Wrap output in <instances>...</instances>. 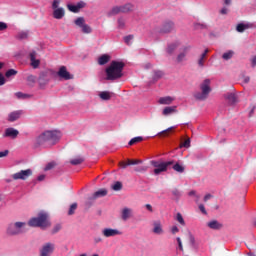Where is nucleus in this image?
<instances>
[{"label":"nucleus","instance_id":"cd10ccee","mask_svg":"<svg viewBox=\"0 0 256 256\" xmlns=\"http://www.w3.org/2000/svg\"><path fill=\"white\" fill-rule=\"evenodd\" d=\"M15 97H17V99H22V101H27V99H31V94L16 92Z\"/></svg>","mask_w":256,"mask_h":256},{"label":"nucleus","instance_id":"39448f33","mask_svg":"<svg viewBox=\"0 0 256 256\" xmlns=\"http://www.w3.org/2000/svg\"><path fill=\"white\" fill-rule=\"evenodd\" d=\"M33 226L39 227L42 230H47L51 227V220L49 219V214L45 212H40L36 218H33Z\"/></svg>","mask_w":256,"mask_h":256},{"label":"nucleus","instance_id":"4be33fe9","mask_svg":"<svg viewBox=\"0 0 256 256\" xmlns=\"http://www.w3.org/2000/svg\"><path fill=\"white\" fill-rule=\"evenodd\" d=\"M106 195H107V190L106 189H100L97 192H95L90 199L95 200L97 198H101V197H104Z\"/></svg>","mask_w":256,"mask_h":256},{"label":"nucleus","instance_id":"f3484780","mask_svg":"<svg viewBox=\"0 0 256 256\" xmlns=\"http://www.w3.org/2000/svg\"><path fill=\"white\" fill-rule=\"evenodd\" d=\"M132 217V210L129 208H124L121 212V219L127 221Z\"/></svg>","mask_w":256,"mask_h":256},{"label":"nucleus","instance_id":"3c124183","mask_svg":"<svg viewBox=\"0 0 256 256\" xmlns=\"http://www.w3.org/2000/svg\"><path fill=\"white\" fill-rule=\"evenodd\" d=\"M39 65H41V60H37V58H33V69L39 68Z\"/></svg>","mask_w":256,"mask_h":256},{"label":"nucleus","instance_id":"13d9d810","mask_svg":"<svg viewBox=\"0 0 256 256\" xmlns=\"http://www.w3.org/2000/svg\"><path fill=\"white\" fill-rule=\"evenodd\" d=\"M5 29H7V23L0 22V31H5Z\"/></svg>","mask_w":256,"mask_h":256},{"label":"nucleus","instance_id":"393cba45","mask_svg":"<svg viewBox=\"0 0 256 256\" xmlns=\"http://www.w3.org/2000/svg\"><path fill=\"white\" fill-rule=\"evenodd\" d=\"M225 99L228 100V103L231 105L237 103L236 94H233L232 92L230 94H225Z\"/></svg>","mask_w":256,"mask_h":256},{"label":"nucleus","instance_id":"7c9ffc66","mask_svg":"<svg viewBox=\"0 0 256 256\" xmlns=\"http://www.w3.org/2000/svg\"><path fill=\"white\" fill-rule=\"evenodd\" d=\"M179 44H177V42H174L173 44H169L168 48H167V53L169 55H172L174 53V51L178 48Z\"/></svg>","mask_w":256,"mask_h":256},{"label":"nucleus","instance_id":"b1692460","mask_svg":"<svg viewBox=\"0 0 256 256\" xmlns=\"http://www.w3.org/2000/svg\"><path fill=\"white\" fill-rule=\"evenodd\" d=\"M121 13H129L133 10L134 6L131 3H126L124 5H120Z\"/></svg>","mask_w":256,"mask_h":256},{"label":"nucleus","instance_id":"c85d7f7f","mask_svg":"<svg viewBox=\"0 0 256 256\" xmlns=\"http://www.w3.org/2000/svg\"><path fill=\"white\" fill-rule=\"evenodd\" d=\"M154 229H153V232L155 234H162L163 233V229H162V226H161V223L158 221V222H154Z\"/></svg>","mask_w":256,"mask_h":256},{"label":"nucleus","instance_id":"864d4df0","mask_svg":"<svg viewBox=\"0 0 256 256\" xmlns=\"http://www.w3.org/2000/svg\"><path fill=\"white\" fill-rule=\"evenodd\" d=\"M128 161V165H138L141 164L142 161L141 160H127Z\"/></svg>","mask_w":256,"mask_h":256},{"label":"nucleus","instance_id":"5701e85b","mask_svg":"<svg viewBox=\"0 0 256 256\" xmlns=\"http://www.w3.org/2000/svg\"><path fill=\"white\" fill-rule=\"evenodd\" d=\"M113 95V92L104 91L100 92L99 97L103 101H109Z\"/></svg>","mask_w":256,"mask_h":256},{"label":"nucleus","instance_id":"f257e3e1","mask_svg":"<svg viewBox=\"0 0 256 256\" xmlns=\"http://www.w3.org/2000/svg\"><path fill=\"white\" fill-rule=\"evenodd\" d=\"M59 139H61V134L57 131H45L36 137L34 148L51 147L57 144Z\"/></svg>","mask_w":256,"mask_h":256},{"label":"nucleus","instance_id":"e433bc0d","mask_svg":"<svg viewBox=\"0 0 256 256\" xmlns=\"http://www.w3.org/2000/svg\"><path fill=\"white\" fill-rule=\"evenodd\" d=\"M83 162H84V159L81 158V157L75 158V159H73V160L70 161V163H71L72 165H74V166L80 165V164L83 163Z\"/></svg>","mask_w":256,"mask_h":256},{"label":"nucleus","instance_id":"f704fd0d","mask_svg":"<svg viewBox=\"0 0 256 256\" xmlns=\"http://www.w3.org/2000/svg\"><path fill=\"white\" fill-rule=\"evenodd\" d=\"M81 28L84 34H90L92 32V29L88 24L84 23Z\"/></svg>","mask_w":256,"mask_h":256},{"label":"nucleus","instance_id":"09e8293b","mask_svg":"<svg viewBox=\"0 0 256 256\" xmlns=\"http://www.w3.org/2000/svg\"><path fill=\"white\" fill-rule=\"evenodd\" d=\"M205 59H206V57H204V55H201V57L198 60L199 67H201V68L204 67Z\"/></svg>","mask_w":256,"mask_h":256},{"label":"nucleus","instance_id":"bb28decb","mask_svg":"<svg viewBox=\"0 0 256 256\" xmlns=\"http://www.w3.org/2000/svg\"><path fill=\"white\" fill-rule=\"evenodd\" d=\"M28 37H29V31L27 30L20 31L16 35V39H18L19 41H24V39H28Z\"/></svg>","mask_w":256,"mask_h":256},{"label":"nucleus","instance_id":"ea45409f","mask_svg":"<svg viewBox=\"0 0 256 256\" xmlns=\"http://www.w3.org/2000/svg\"><path fill=\"white\" fill-rule=\"evenodd\" d=\"M171 193H172V195L174 196V198L176 199V200H178L180 197H181V192L178 190V189H173L172 191H171Z\"/></svg>","mask_w":256,"mask_h":256},{"label":"nucleus","instance_id":"bf43d9fd","mask_svg":"<svg viewBox=\"0 0 256 256\" xmlns=\"http://www.w3.org/2000/svg\"><path fill=\"white\" fill-rule=\"evenodd\" d=\"M7 155H9V150L1 151V152H0V159H1L2 157H7Z\"/></svg>","mask_w":256,"mask_h":256},{"label":"nucleus","instance_id":"680f3d73","mask_svg":"<svg viewBox=\"0 0 256 256\" xmlns=\"http://www.w3.org/2000/svg\"><path fill=\"white\" fill-rule=\"evenodd\" d=\"M189 240L192 246L195 245V238L192 236V234H189Z\"/></svg>","mask_w":256,"mask_h":256},{"label":"nucleus","instance_id":"4d7b16f0","mask_svg":"<svg viewBox=\"0 0 256 256\" xmlns=\"http://www.w3.org/2000/svg\"><path fill=\"white\" fill-rule=\"evenodd\" d=\"M162 77H163V72H161L160 70L154 73V79H160Z\"/></svg>","mask_w":256,"mask_h":256},{"label":"nucleus","instance_id":"6e6d98bb","mask_svg":"<svg viewBox=\"0 0 256 256\" xmlns=\"http://www.w3.org/2000/svg\"><path fill=\"white\" fill-rule=\"evenodd\" d=\"M124 26H125V20L123 18H119L118 19V27L120 29H122V28H124Z\"/></svg>","mask_w":256,"mask_h":256},{"label":"nucleus","instance_id":"2f4dec72","mask_svg":"<svg viewBox=\"0 0 256 256\" xmlns=\"http://www.w3.org/2000/svg\"><path fill=\"white\" fill-rule=\"evenodd\" d=\"M233 55H234L233 50H228L227 52H225V53L223 54L222 58H223L225 61H228V60L232 59Z\"/></svg>","mask_w":256,"mask_h":256},{"label":"nucleus","instance_id":"69168bd1","mask_svg":"<svg viewBox=\"0 0 256 256\" xmlns=\"http://www.w3.org/2000/svg\"><path fill=\"white\" fill-rule=\"evenodd\" d=\"M199 209H200V211L203 213V214H207V212H206V210H205V207H204V205H199Z\"/></svg>","mask_w":256,"mask_h":256},{"label":"nucleus","instance_id":"49530a36","mask_svg":"<svg viewBox=\"0 0 256 256\" xmlns=\"http://www.w3.org/2000/svg\"><path fill=\"white\" fill-rule=\"evenodd\" d=\"M176 220L182 225L185 226V221L180 213L177 214Z\"/></svg>","mask_w":256,"mask_h":256},{"label":"nucleus","instance_id":"4468645a","mask_svg":"<svg viewBox=\"0 0 256 256\" xmlns=\"http://www.w3.org/2000/svg\"><path fill=\"white\" fill-rule=\"evenodd\" d=\"M173 164H174L173 161L161 163V164L158 166V168H156V169L154 170V174H155V175H159L160 173L165 172V171L167 170L168 166L173 165Z\"/></svg>","mask_w":256,"mask_h":256},{"label":"nucleus","instance_id":"774afa93","mask_svg":"<svg viewBox=\"0 0 256 256\" xmlns=\"http://www.w3.org/2000/svg\"><path fill=\"white\" fill-rule=\"evenodd\" d=\"M171 232H172L173 234H176V233L179 232V229H178L176 226H174V227H172Z\"/></svg>","mask_w":256,"mask_h":256},{"label":"nucleus","instance_id":"a211bd4d","mask_svg":"<svg viewBox=\"0 0 256 256\" xmlns=\"http://www.w3.org/2000/svg\"><path fill=\"white\" fill-rule=\"evenodd\" d=\"M174 101V98L172 96H164L162 98H159L158 103L160 105H170Z\"/></svg>","mask_w":256,"mask_h":256},{"label":"nucleus","instance_id":"1a4fd4ad","mask_svg":"<svg viewBox=\"0 0 256 256\" xmlns=\"http://www.w3.org/2000/svg\"><path fill=\"white\" fill-rule=\"evenodd\" d=\"M190 49H191V46H183L182 48H180V52L176 58L177 63L180 64L187 60L186 57Z\"/></svg>","mask_w":256,"mask_h":256},{"label":"nucleus","instance_id":"8fccbe9b","mask_svg":"<svg viewBox=\"0 0 256 256\" xmlns=\"http://www.w3.org/2000/svg\"><path fill=\"white\" fill-rule=\"evenodd\" d=\"M75 6H76V8H77V10L79 12L80 9H83L86 6V4L83 1H79L77 4H75Z\"/></svg>","mask_w":256,"mask_h":256},{"label":"nucleus","instance_id":"c03bdc74","mask_svg":"<svg viewBox=\"0 0 256 256\" xmlns=\"http://www.w3.org/2000/svg\"><path fill=\"white\" fill-rule=\"evenodd\" d=\"M77 209V204L74 203L70 206V209L68 211V215H73L75 213V210Z\"/></svg>","mask_w":256,"mask_h":256},{"label":"nucleus","instance_id":"9b49d317","mask_svg":"<svg viewBox=\"0 0 256 256\" xmlns=\"http://www.w3.org/2000/svg\"><path fill=\"white\" fill-rule=\"evenodd\" d=\"M58 76L66 81L73 79V74H70L65 66H61L58 71Z\"/></svg>","mask_w":256,"mask_h":256},{"label":"nucleus","instance_id":"7ed1b4c3","mask_svg":"<svg viewBox=\"0 0 256 256\" xmlns=\"http://www.w3.org/2000/svg\"><path fill=\"white\" fill-rule=\"evenodd\" d=\"M125 67L124 62H117V60H113L106 68V80L107 81H115L123 77V69Z\"/></svg>","mask_w":256,"mask_h":256},{"label":"nucleus","instance_id":"6ab92c4d","mask_svg":"<svg viewBox=\"0 0 256 256\" xmlns=\"http://www.w3.org/2000/svg\"><path fill=\"white\" fill-rule=\"evenodd\" d=\"M111 60V56L109 54H102V56H99L98 58V64L103 66L106 65Z\"/></svg>","mask_w":256,"mask_h":256},{"label":"nucleus","instance_id":"37998d69","mask_svg":"<svg viewBox=\"0 0 256 256\" xmlns=\"http://www.w3.org/2000/svg\"><path fill=\"white\" fill-rule=\"evenodd\" d=\"M172 130H173V128L171 127V128H169V129H167V130H164V131L160 132V133L158 134V136L167 137V136L169 135V133H170Z\"/></svg>","mask_w":256,"mask_h":256},{"label":"nucleus","instance_id":"e2e57ef3","mask_svg":"<svg viewBox=\"0 0 256 256\" xmlns=\"http://www.w3.org/2000/svg\"><path fill=\"white\" fill-rule=\"evenodd\" d=\"M5 83V76L0 73V87Z\"/></svg>","mask_w":256,"mask_h":256},{"label":"nucleus","instance_id":"c9c22d12","mask_svg":"<svg viewBox=\"0 0 256 256\" xmlns=\"http://www.w3.org/2000/svg\"><path fill=\"white\" fill-rule=\"evenodd\" d=\"M143 141L142 137H135L133 139L130 140V142L128 143L129 146H132L134 144L140 143Z\"/></svg>","mask_w":256,"mask_h":256},{"label":"nucleus","instance_id":"20e7f679","mask_svg":"<svg viewBox=\"0 0 256 256\" xmlns=\"http://www.w3.org/2000/svg\"><path fill=\"white\" fill-rule=\"evenodd\" d=\"M200 90H201V92H195L194 98L197 101L207 100L209 97V94L212 91L211 80H209V78H206V80H204L203 83L200 84Z\"/></svg>","mask_w":256,"mask_h":256},{"label":"nucleus","instance_id":"aec40b11","mask_svg":"<svg viewBox=\"0 0 256 256\" xmlns=\"http://www.w3.org/2000/svg\"><path fill=\"white\" fill-rule=\"evenodd\" d=\"M173 113H177V106H166V108H164L162 114L164 116H168L171 115Z\"/></svg>","mask_w":256,"mask_h":256},{"label":"nucleus","instance_id":"4c0bfd02","mask_svg":"<svg viewBox=\"0 0 256 256\" xmlns=\"http://www.w3.org/2000/svg\"><path fill=\"white\" fill-rule=\"evenodd\" d=\"M173 169L178 172V173H183L185 168L183 166H181L180 164L176 163L174 166H173Z\"/></svg>","mask_w":256,"mask_h":256},{"label":"nucleus","instance_id":"de8ad7c7","mask_svg":"<svg viewBox=\"0 0 256 256\" xmlns=\"http://www.w3.org/2000/svg\"><path fill=\"white\" fill-rule=\"evenodd\" d=\"M190 143H191L190 139H187L183 143H181L180 148H189Z\"/></svg>","mask_w":256,"mask_h":256},{"label":"nucleus","instance_id":"603ef678","mask_svg":"<svg viewBox=\"0 0 256 256\" xmlns=\"http://www.w3.org/2000/svg\"><path fill=\"white\" fill-rule=\"evenodd\" d=\"M61 3L60 0H54L53 3H52V8L53 10H57L59 9V4Z\"/></svg>","mask_w":256,"mask_h":256},{"label":"nucleus","instance_id":"6e6552de","mask_svg":"<svg viewBox=\"0 0 256 256\" xmlns=\"http://www.w3.org/2000/svg\"><path fill=\"white\" fill-rule=\"evenodd\" d=\"M55 251V244L53 243H46L40 249V256H51Z\"/></svg>","mask_w":256,"mask_h":256},{"label":"nucleus","instance_id":"58836bf2","mask_svg":"<svg viewBox=\"0 0 256 256\" xmlns=\"http://www.w3.org/2000/svg\"><path fill=\"white\" fill-rule=\"evenodd\" d=\"M17 75V70L15 69H9L6 73H5V77L9 78V77H13Z\"/></svg>","mask_w":256,"mask_h":256},{"label":"nucleus","instance_id":"dca6fc26","mask_svg":"<svg viewBox=\"0 0 256 256\" xmlns=\"http://www.w3.org/2000/svg\"><path fill=\"white\" fill-rule=\"evenodd\" d=\"M53 17L57 20L63 19L65 17V9L63 7L55 9L53 11Z\"/></svg>","mask_w":256,"mask_h":256},{"label":"nucleus","instance_id":"79ce46f5","mask_svg":"<svg viewBox=\"0 0 256 256\" xmlns=\"http://www.w3.org/2000/svg\"><path fill=\"white\" fill-rule=\"evenodd\" d=\"M55 166H57V164L55 162H50L46 165V167L44 168V171H49V170L55 168Z\"/></svg>","mask_w":256,"mask_h":256},{"label":"nucleus","instance_id":"72a5a7b5","mask_svg":"<svg viewBox=\"0 0 256 256\" xmlns=\"http://www.w3.org/2000/svg\"><path fill=\"white\" fill-rule=\"evenodd\" d=\"M63 228V226L61 224H56L52 230H51V234L55 235L57 233H59V231H61V229Z\"/></svg>","mask_w":256,"mask_h":256},{"label":"nucleus","instance_id":"c756f323","mask_svg":"<svg viewBox=\"0 0 256 256\" xmlns=\"http://www.w3.org/2000/svg\"><path fill=\"white\" fill-rule=\"evenodd\" d=\"M120 13H122L121 6H114L108 14L109 16H115Z\"/></svg>","mask_w":256,"mask_h":256},{"label":"nucleus","instance_id":"a18cd8bd","mask_svg":"<svg viewBox=\"0 0 256 256\" xmlns=\"http://www.w3.org/2000/svg\"><path fill=\"white\" fill-rule=\"evenodd\" d=\"M112 189L114 191H120L122 189V184L120 182H116L113 186Z\"/></svg>","mask_w":256,"mask_h":256},{"label":"nucleus","instance_id":"052dcab7","mask_svg":"<svg viewBox=\"0 0 256 256\" xmlns=\"http://www.w3.org/2000/svg\"><path fill=\"white\" fill-rule=\"evenodd\" d=\"M177 242H178V245H179V249L183 252L184 248H183V245H182V241L179 237L177 238Z\"/></svg>","mask_w":256,"mask_h":256},{"label":"nucleus","instance_id":"f8f14e48","mask_svg":"<svg viewBox=\"0 0 256 256\" xmlns=\"http://www.w3.org/2000/svg\"><path fill=\"white\" fill-rule=\"evenodd\" d=\"M122 233L117 229L105 228L102 231V235L106 238L121 235Z\"/></svg>","mask_w":256,"mask_h":256},{"label":"nucleus","instance_id":"423d86ee","mask_svg":"<svg viewBox=\"0 0 256 256\" xmlns=\"http://www.w3.org/2000/svg\"><path fill=\"white\" fill-rule=\"evenodd\" d=\"M51 79H53V72H51V70H45L44 72H41L38 78V83L40 87H44L51 81Z\"/></svg>","mask_w":256,"mask_h":256},{"label":"nucleus","instance_id":"412c9836","mask_svg":"<svg viewBox=\"0 0 256 256\" xmlns=\"http://www.w3.org/2000/svg\"><path fill=\"white\" fill-rule=\"evenodd\" d=\"M207 226L210 228V229H213V230H220L223 225L221 223H219L218 221L216 220H213V221H210Z\"/></svg>","mask_w":256,"mask_h":256},{"label":"nucleus","instance_id":"9d476101","mask_svg":"<svg viewBox=\"0 0 256 256\" xmlns=\"http://www.w3.org/2000/svg\"><path fill=\"white\" fill-rule=\"evenodd\" d=\"M174 30H175V24H174V22L171 21V20H166V21L163 23V25H162L160 31H161V33L167 34V33L173 32Z\"/></svg>","mask_w":256,"mask_h":256},{"label":"nucleus","instance_id":"473e14b6","mask_svg":"<svg viewBox=\"0 0 256 256\" xmlns=\"http://www.w3.org/2000/svg\"><path fill=\"white\" fill-rule=\"evenodd\" d=\"M74 23L79 28H82L83 25L85 24V19H84V17H78L77 19H75Z\"/></svg>","mask_w":256,"mask_h":256},{"label":"nucleus","instance_id":"a878e982","mask_svg":"<svg viewBox=\"0 0 256 256\" xmlns=\"http://www.w3.org/2000/svg\"><path fill=\"white\" fill-rule=\"evenodd\" d=\"M251 24L248 23H239L236 27L237 32L243 33L245 30L249 29Z\"/></svg>","mask_w":256,"mask_h":256},{"label":"nucleus","instance_id":"0e129e2a","mask_svg":"<svg viewBox=\"0 0 256 256\" xmlns=\"http://www.w3.org/2000/svg\"><path fill=\"white\" fill-rule=\"evenodd\" d=\"M119 165H120V167H121L122 169H126V167L129 166L128 161H127V163H125V162H120Z\"/></svg>","mask_w":256,"mask_h":256},{"label":"nucleus","instance_id":"5fc2aeb1","mask_svg":"<svg viewBox=\"0 0 256 256\" xmlns=\"http://www.w3.org/2000/svg\"><path fill=\"white\" fill-rule=\"evenodd\" d=\"M133 40V35H127L124 38V41L127 45H130V42Z\"/></svg>","mask_w":256,"mask_h":256},{"label":"nucleus","instance_id":"0eeeda50","mask_svg":"<svg viewBox=\"0 0 256 256\" xmlns=\"http://www.w3.org/2000/svg\"><path fill=\"white\" fill-rule=\"evenodd\" d=\"M33 175V170L31 169H26V170H21L17 173H14L12 175V179H14V181H25L27 179H29V177H31Z\"/></svg>","mask_w":256,"mask_h":256},{"label":"nucleus","instance_id":"f03ea898","mask_svg":"<svg viewBox=\"0 0 256 256\" xmlns=\"http://www.w3.org/2000/svg\"><path fill=\"white\" fill-rule=\"evenodd\" d=\"M27 225H29V227H33V218H30L28 222H22V221L10 222L6 228V235H9V237H17L19 235H25V233L28 231Z\"/></svg>","mask_w":256,"mask_h":256},{"label":"nucleus","instance_id":"2eb2a0df","mask_svg":"<svg viewBox=\"0 0 256 256\" xmlns=\"http://www.w3.org/2000/svg\"><path fill=\"white\" fill-rule=\"evenodd\" d=\"M21 115H23L22 110H17V111L11 112L8 116V121L13 123V121H17V119H19L21 117Z\"/></svg>","mask_w":256,"mask_h":256},{"label":"nucleus","instance_id":"338daca9","mask_svg":"<svg viewBox=\"0 0 256 256\" xmlns=\"http://www.w3.org/2000/svg\"><path fill=\"white\" fill-rule=\"evenodd\" d=\"M151 164L157 169L161 163H159L157 161H152Z\"/></svg>","mask_w":256,"mask_h":256},{"label":"nucleus","instance_id":"ddd939ff","mask_svg":"<svg viewBox=\"0 0 256 256\" xmlns=\"http://www.w3.org/2000/svg\"><path fill=\"white\" fill-rule=\"evenodd\" d=\"M19 130L15 128H7L3 134V137H10V139H17Z\"/></svg>","mask_w":256,"mask_h":256},{"label":"nucleus","instance_id":"a19ab883","mask_svg":"<svg viewBox=\"0 0 256 256\" xmlns=\"http://www.w3.org/2000/svg\"><path fill=\"white\" fill-rule=\"evenodd\" d=\"M67 7H68V10L72 13H78L79 12L76 5L68 4Z\"/></svg>","mask_w":256,"mask_h":256}]
</instances>
